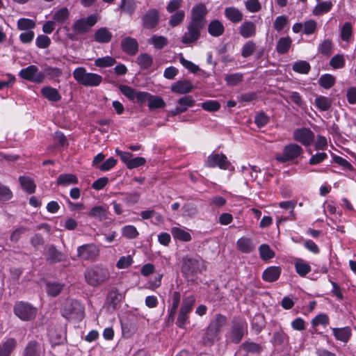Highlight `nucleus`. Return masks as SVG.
Returning a JSON list of instances; mask_svg holds the SVG:
<instances>
[{
    "instance_id": "nucleus-13",
    "label": "nucleus",
    "mask_w": 356,
    "mask_h": 356,
    "mask_svg": "<svg viewBox=\"0 0 356 356\" xmlns=\"http://www.w3.org/2000/svg\"><path fill=\"white\" fill-rule=\"evenodd\" d=\"M97 22V16L91 15L86 18L76 20L72 25V30L76 33L87 32Z\"/></svg>"
},
{
    "instance_id": "nucleus-8",
    "label": "nucleus",
    "mask_w": 356,
    "mask_h": 356,
    "mask_svg": "<svg viewBox=\"0 0 356 356\" xmlns=\"http://www.w3.org/2000/svg\"><path fill=\"white\" fill-rule=\"evenodd\" d=\"M121 92L131 101H136L139 104H143L148 99L150 93L143 91H136L133 88L126 86L120 85L119 87Z\"/></svg>"
},
{
    "instance_id": "nucleus-62",
    "label": "nucleus",
    "mask_w": 356,
    "mask_h": 356,
    "mask_svg": "<svg viewBox=\"0 0 356 356\" xmlns=\"http://www.w3.org/2000/svg\"><path fill=\"white\" fill-rule=\"evenodd\" d=\"M242 348L245 351L252 353H259L261 350V347L259 344L252 341H245L242 344Z\"/></svg>"
},
{
    "instance_id": "nucleus-43",
    "label": "nucleus",
    "mask_w": 356,
    "mask_h": 356,
    "mask_svg": "<svg viewBox=\"0 0 356 356\" xmlns=\"http://www.w3.org/2000/svg\"><path fill=\"white\" fill-rule=\"evenodd\" d=\"M259 252L260 258L263 261H268L275 256V252L266 243L261 244L259 247Z\"/></svg>"
},
{
    "instance_id": "nucleus-57",
    "label": "nucleus",
    "mask_w": 356,
    "mask_h": 356,
    "mask_svg": "<svg viewBox=\"0 0 356 356\" xmlns=\"http://www.w3.org/2000/svg\"><path fill=\"white\" fill-rule=\"evenodd\" d=\"M13 194L10 188L0 182V201L6 202L13 198Z\"/></svg>"
},
{
    "instance_id": "nucleus-37",
    "label": "nucleus",
    "mask_w": 356,
    "mask_h": 356,
    "mask_svg": "<svg viewBox=\"0 0 356 356\" xmlns=\"http://www.w3.org/2000/svg\"><path fill=\"white\" fill-rule=\"evenodd\" d=\"M209 34L213 37H218L223 34L225 27L221 22L215 19L211 21L208 26Z\"/></svg>"
},
{
    "instance_id": "nucleus-45",
    "label": "nucleus",
    "mask_w": 356,
    "mask_h": 356,
    "mask_svg": "<svg viewBox=\"0 0 356 356\" xmlns=\"http://www.w3.org/2000/svg\"><path fill=\"white\" fill-rule=\"evenodd\" d=\"M122 235L127 239L132 240L139 236V232L134 225H128L122 228Z\"/></svg>"
},
{
    "instance_id": "nucleus-11",
    "label": "nucleus",
    "mask_w": 356,
    "mask_h": 356,
    "mask_svg": "<svg viewBox=\"0 0 356 356\" xmlns=\"http://www.w3.org/2000/svg\"><path fill=\"white\" fill-rule=\"evenodd\" d=\"M99 254V250L95 243H88L77 248V256L82 260L93 261Z\"/></svg>"
},
{
    "instance_id": "nucleus-20",
    "label": "nucleus",
    "mask_w": 356,
    "mask_h": 356,
    "mask_svg": "<svg viewBox=\"0 0 356 356\" xmlns=\"http://www.w3.org/2000/svg\"><path fill=\"white\" fill-rule=\"evenodd\" d=\"M282 273L280 266H271L267 267L262 273V280L266 282H274L279 280Z\"/></svg>"
},
{
    "instance_id": "nucleus-15",
    "label": "nucleus",
    "mask_w": 356,
    "mask_h": 356,
    "mask_svg": "<svg viewBox=\"0 0 356 356\" xmlns=\"http://www.w3.org/2000/svg\"><path fill=\"white\" fill-rule=\"evenodd\" d=\"M44 348L41 342L31 339L27 342L22 352V356H42Z\"/></svg>"
},
{
    "instance_id": "nucleus-27",
    "label": "nucleus",
    "mask_w": 356,
    "mask_h": 356,
    "mask_svg": "<svg viewBox=\"0 0 356 356\" xmlns=\"http://www.w3.org/2000/svg\"><path fill=\"white\" fill-rule=\"evenodd\" d=\"M193 89L192 83L187 80L178 81L172 85L171 90L177 94H186Z\"/></svg>"
},
{
    "instance_id": "nucleus-2",
    "label": "nucleus",
    "mask_w": 356,
    "mask_h": 356,
    "mask_svg": "<svg viewBox=\"0 0 356 356\" xmlns=\"http://www.w3.org/2000/svg\"><path fill=\"white\" fill-rule=\"evenodd\" d=\"M84 278L88 285L97 287L109 280L110 272L108 268L96 264L89 266L85 270Z\"/></svg>"
},
{
    "instance_id": "nucleus-44",
    "label": "nucleus",
    "mask_w": 356,
    "mask_h": 356,
    "mask_svg": "<svg viewBox=\"0 0 356 356\" xmlns=\"http://www.w3.org/2000/svg\"><path fill=\"white\" fill-rule=\"evenodd\" d=\"M332 3L330 1L319 2L313 10V15L316 16L321 15L330 10L332 7Z\"/></svg>"
},
{
    "instance_id": "nucleus-35",
    "label": "nucleus",
    "mask_w": 356,
    "mask_h": 356,
    "mask_svg": "<svg viewBox=\"0 0 356 356\" xmlns=\"http://www.w3.org/2000/svg\"><path fill=\"white\" fill-rule=\"evenodd\" d=\"M111 38V32L104 27L97 29L94 34L95 40L99 43H107Z\"/></svg>"
},
{
    "instance_id": "nucleus-9",
    "label": "nucleus",
    "mask_w": 356,
    "mask_h": 356,
    "mask_svg": "<svg viewBox=\"0 0 356 356\" xmlns=\"http://www.w3.org/2000/svg\"><path fill=\"white\" fill-rule=\"evenodd\" d=\"M205 165L208 168H219L221 170H228L231 163L228 161L225 154L220 153H212L210 154L206 161Z\"/></svg>"
},
{
    "instance_id": "nucleus-58",
    "label": "nucleus",
    "mask_w": 356,
    "mask_h": 356,
    "mask_svg": "<svg viewBox=\"0 0 356 356\" xmlns=\"http://www.w3.org/2000/svg\"><path fill=\"white\" fill-rule=\"evenodd\" d=\"M332 160L334 163L341 165L344 169L348 170L349 171H351V172L355 170L353 165L350 162H348L347 160H346L345 159H343V157H341L340 156L333 154H332Z\"/></svg>"
},
{
    "instance_id": "nucleus-14",
    "label": "nucleus",
    "mask_w": 356,
    "mask_h": 356,
    "mask_svg": "<svg viewBox=\"0 0 356 356\" xmlns=\"http://www.w3.org/2000/svg\"><path fill=\"white\" fill-rule=\"evenodd\" d=\"M19 75L24 80L37 83H42L45 79L44 74L39 72L38 68H22Z\"/></svg>"
},
{
    "instance_id": "nucleus-63",
    "label": "nucleus",
    "mask_w": 356,
    "mask_h": 356,
    "mask_svg": "<svg viewBox=\"0 0 356 356\" xmlns=\"http://www.w3.org/2000/svg\"><path fill=\"white\" fill-rule=\"evenodd\" d=\"M35 22L29 19L22 18L17 22V28L20 30H29L35 27Z\"/></svg>"
},
{
    "instance_id": "nucleus-5",
    "label": "nucleus",
    "mask_w": 356,
    "mask_h": 356,
    "mask_svg": "<svg viewBox=\"0 0 356 356\" xmlns=\"http://www.w3.org/2000/svg\"><path fill=\"white\" fill-rule=\"evenodd\" d=\"M73 76L79 84L86 87L98 86L102 81L100 75L87 72L86 68H75Z\"/></svg>"
},
{
    "instance_id": "nucleus-42",
    "label": "nucleus",
    "mask_w": 356,
    "mask_h": 356,
    "mask_svg": "<svg viewBox=\"0 0 356 356\" xmlns=\"http://www.w3.org/2000/svg\"><path fill=\"white\" fill-rule=\"evenodd\" d=\"M224 80L228 86H235L243 81V74L241 72L227 74Z\"/></svg>"
},
{
    "instance_id": "nucleus-32",
    "label": "nucleus",
    "mask_w": 356,
    "mask_h": 356,
    "mask_svg": "<svg viewBox=\"0 0 356 356\" xmlns=\"http://www.w3.org/2000/svg\"><path fill=\"white\" fill-rule=\"evenodd\" d=\"M332 100L330 97L318 95L315 98L314 104L320 111H327L330 109Z\"/></svg>"
},
{
    "instance_id": "nucleus-33",
    "label": "nucleus",
    "mask_w": 356,
    "mask_h": 356,
    "mask_svg": "<svg viewBox=\"0 0 356 356\" xmlns=\"http://www.w3.org/2000/svg\"><path fill=\"white\" fill-rule=\"evenodd\" d=\"M296 273L302 277H305L312 270L311 266L302 259H297L294 263Z\"/></svg>"
},
{
    "instance_id": "nucleus-38",
    "label": "nucleus",
    "mask_w": 356,
    "mask_h": 356,
    "mask_svg": "<svg viewBox=\"0 0 356 356\" xmlns=\"http://www.w3.org/2000/svg\"><path fill=\"white\" fill-rule=\"evenodd\" d=\"M108 211L104 207L98 205L93 207L87 213L89 217L103 220L107 218Z\"/></svg>"
},
{
    "instance_id": "nucleus-12",
    "label": "nucleus",
    "mask_w": 356,
    "mask_h": 356,
    "mask_svg": "<svg viewBox=\"0 0 356 356\" xmlns=\"http://www.w3.org/2000/svg\"><path fill=\"white\" fill-rule=\"evenodd\" d=\"M293 139L304 146L311 145L315 140L314 133L307 127L298 128L293 133Z\"/></svg>"
},
{
    "instance_id": "nucleus-53",
    "label": "nucleus",
    "mask_w": 356,
    "mask_h": 356,
    "mask_svg": "<svg viewBox=\"0 0 356 356\" xmlns=\"http://www.w3.org/2000/svg\"><path fill=\"white\" fill-rule=\"evenodd\" d=\"M289 340V336L283 330L274 332L271 342L274 346H281Z\"/></svg>"
},
{
    "instance_id": "nucleus-29",
    "label": "nucleus",
    "mask_w": 356,
    "mask_h": 356,
    "mask_svg": "<svg viewBox=\"0 0 356 356\" xmlns=\"http://www.w3.org/2000/svg\"><path fill=\"white\" fill-rule=\"evenodd\" d=\"M83 311V308L78 301H71L67 303L63 310V316L68 318L74 314H78Z\"/></svg>"
},
{
    "instance_id": "nucleus-34",
    "label": "nucleus",
    "mask_w": 356,
    "mask_h": 356,
    "mask_svg": "<svg viewBox=\"0 0 356 356\" xmlns=\"http://www.w3.org/2000/svg\"><path fill=\"white\" fill-rule=\"evenodd\" d=\"M19 181L22 188L28 194H33L35 193L36 185L31 178L26 176H20L19 177Z\"/></svg>"
},
{
    "instance_id": "nucleus-30",
    "label": "nucleus",
    "mask_w": 356,
    "mask_h": 356,
    "mask_svg": "<svg viewBox=\"0 0 356 356\" xmlns=\"http://www.w3.org/2000/svg\"><path fill=\"white\" fill-rule=\"evenodd\" d=\"M266 323L264 315L261 313H257L251 321V327L257 334H259L266 327Z\"/></svg>"
},
{
    "instance_id": "nucleus-28",
    "label": "nucleus",
    "mask_w": 356,
    "mask_h": 356,
    "mask_svg": "<svg viewBox=\"0 0 356 356\" xmlns=\"http://www.w3.org/2000/svg\"><path fill=\"white\" fill-rule=\"evenodd\" d=\"M40 92L44 98L52 102H58L62 98L58 90L51 86L43 87Z\"/></svg>"
},
{
    "instance_id": "nucleus-4",
    "label": "nucleus",
    "mask_w": 356,
    "mask_h": 356,
    "mask_svg": "<svg viewBox=\"0 0 356 356\" xmlns=\"http://www.w3.org/2000/svg\"><path fill=\"white\" fill-rule=\"evenodd\" d=\"M195 301L196 298L194 295H189L183 298L175 323L178 327L185 329L186 325L190 323V314L193 311Z\"/></svg>"
},
{
    "instance_id": "nucleus-26",
    "label": "nucleus",
    "mask_w": 356,
    "mask_h": 356,
    "mask_svg": "<svg viewBox=\"0 0 356 356\" xmlns=\"http://www.w3.org/2000/svg\"><path fill=\"white\" fill-rule=\"evenodd\" d=\"M121 47L126 53L133 55L138 51V44L136 39L127 37L122 40Z\"/></svg>"
},
{
    "instance_id": "nucleus-64",
    "label": "nucleus",
    "mask_w": 356,
    "mask_h": 356,
    "mask_svg": "<svg viewBox=\"0 0 356 356\" xmlns=\"http://www.w3.org/2000/svg\"><path fill=\"white\" fill-rule=\"evenodd\" d=\"M244 3L246 9L251 13L258 12L261 8L259 0H246Z\"/></svg>"
},
{
    "instance_id": "nucleus-47",
    "label": "nucleus",
    "mask_w": 356,
    "mask_h": 356,
    "mask_svg": "<svg viewBox=\"0 0 356 356\" xmlns=\"http://www.w3.org/2000/svg\"><path fill=\"white\" fill-rule=\"evenodd\" d=\"M165 106V103L162 97L150 94L149 98L148 99V107L149 110L152 111L156 108H161Z\"/></svg>"
},
{
    "instance_id": "nucleus-40",
    "label": "nucleus",
    "mask_w": 356,
    "mask_h": 356,
    "mask_svg": "<svg viewBox=\"0 0 356 356\" xmlns=\"http://www.w3.org/2000/svg\"><path fill=\"white\" fill-rule=\"evenodd\" d=\"M79 179L73 174H60L57 178V184L59 186H69L70 184H77Z\"/></svg>"
},
{
    "instance_id": "nucleus-55",
    "label": "nucleus",
    "mask_w": 356,
    "mask_h": 356,
    "mask_svg": "<svg viewBox=\"0 0 356 356\" xmlns=\"http://www.w3.org/2000/svg\"><path fill=\"white\" fill-rule=\"evenodd\" d=\"M149 42L157 49H162L167 44L168 39L161 35H153L149 39Z\"/></svg>"
},
{
    "instance_id": "nucleus-54",
    "label": "nucleus",
    "mask_w": 356,
    "mask_h": 356,
    "mask_svg": "<svg viewBox=\"0 0 356 356\" xmlns=\"http://www.w3.org/2000/svg\"><path fill=\"white\" fill-rule=\"evenodd\" d=\"M63 288V284L60 283H48L47 284V293L52 297H56L61 292Z\"/></svg>"
},
{
    "instance_id": "nucleus-59",
    "label": "nucleus",
    "mask_w": 356,
    "mask_h": 356,
    "mask_svg": "<svg viewBox=\"0 0 356 356\" xmlns=\"http://www.w3.org/2000/svg\"><path fill=\"white\" fill-rule=\"evenodd\" d=\"M258 95L255 92L242 93L237 96V99L240 103H248L256 100Z\"/></svg>"
},
{
    "instance_id": "nucleus-10",
    "label": "nucleus",
    "mask_w": 356,
    "mask_h": 356,
    "mask_svg": "<svg viewBox=\"0 0 356 356\" xmlns=\"http://www.w3.org/2000/svg\"><path fill=\"white\" fill-rule=\"evenodd\" d=\"M116 154L120 157L122 163H124L128 169H134L144 165L146 163V159L144 157L137 156L132 158L133 154L129 152H123L116 149Z\"/></svg>"
},
{
    "instance_id": "nucleus-17",
    "label": "nucleus",
    "mask_w": 356,
    "mask_h": 356,
    "mask_svg": "<svg viewBox=\"0 0 356 356\" xmlns=\"http://www.w3.org/2000/svg\"><path fill=\"white\" fill-rule=\"evenodd\" d=\"M159 12L156 9H149L142 17L143 26L152 29L157 26L159 22Z\"/></svg>"
},
{
    "instance_id": "nucleus-52",
    "label": "nucleus",
    "mask_w": 356,
    "mask_h": 356,
    "mask_svg": "<svg viewBox=\"0 0 356 356\" xmlns=\"http://www.w3.org/2000/svg\"><path fill=\"white\" fill-rule=\"evenodd\" d=\"M329 316L324 313L318 314L316 315L311 322L312 326L313 328H316L317 326L321 325L323 326H326L329 324Z\"/></svg>"
},
{
    "instance_id": "nucleus-50",
    "label": "nucleus",
    "mask_w": 356,
    "mask_h": 356,
    "mask_svg": "<svg viewBox=\"0 0 356 356\" xmlns=\"http://www.w3.org/2000/svg\"><path fill=\"white\" fill-rule=\"evenodd\" d=\"M269 122V116H268L267 114L263 111L258 112L254 117V123L259 129L267 125Z\"/></svg>"
},
{
    "instance_id": "nucleus-25",
    "label": "nucleus",
    "mask_w": 356,
    "mask_h": 356,
    "mask_svg": "<svg viewBox=\"0 0 356 356\" xmlns=\"http://www.w3.org/2000/svg\"><path fill=\"white\" fill-rule=\"evenodd\" d=\"M220 332L208 325L202 337L204 346H211L219 339Z\"/></svg>"
},
{
    "instance_id": "nucleus-48",
    "label": "nucleus",
    "mask_w": 356,
    "mask_h": 356,
    "mask_svg": "<svg viewBox=\"0 0 356 356\" xmlns=\"http://www.w3.org/2000/svg\"><path fill=\"white\" fill-rule=\"evenodd\" d=\"M17 346V341L14 338H8L6 339L2 345L0 346V348L8 356L10 355L12 352L15 349Z\"/></svg>"
},
{
    "instance_id": "nucleus-49",
    "label": "nucleus",
    "mask_w": 356,
    "mask_h": 356,
    "mask_svg": "<svg viewBox=\"0 0 356 356\" xmlns=\"http://www.w3.org/2000/svg\"><path fill=\"white\" fill-rule=\"evenodd\" d=\"M120 8L123 12L131 15L136 9V2L135 0H122Z\"/></svg>"
},
{
    "instance_id": "nucleus-36",
    "label": "nucleus",
    "mask_w": 356,
    "mask_h": 356,
    "mask_svg": "<svg viewBox=\"0 0 356 356\" xmlns=\"http://www.w3.org/2000/svg\"><path fill=\"white\" fill-rule=\"evenodd\" d=\"M171 234L175 239L180 241L189 242L192 239L191 234L180 227H172Z\"/></svg>"
},
{
    "instance_id": "nucleus-23",
    "label": "nucleus",
    "mask_w": 356,
    "mask_h": 356,
    "mask_svg": "<svg viewBox=\"0 0 356 356\" xmlns=\"http://www.w3.org/2000/svg\"><path fill=\"white\" fill-rule=\"evenodd\" d=\"M207 13V9L204 4H198L192 10L191 23L203 26V18Z\"/></svg>"
},
{
    "instance_id": "nucleus-21",
    "label": "nucleus",
    "mask_w": 356,
    "mask_h": 356,
    "mask_svg": "<svg viewBox=\"0 0 356 356\" xmlns=\"http://www.w3.org/2000/svg\"><path fill=\"white\" fill-rule=\"evenodd\" d=\"M202 28L201 25L190 23L188 31L182 38V42L186 44L191 43L197 40L200 36V31Z\"/></svg>"
},
{
    "instance_id": "nucleus-22",
    "label": "nucleus",
    "mask_w": 356,
    "mask_h": 356,
    "mask_svg": "<svg viewBox=\"0 0 356 356\" xmlns=\"http://www.w3.org/2000/svg\"><path fill=\"white\" fill-rule=\"evenodd\" d=\"M123 298V295L117 289H113L107 295L106 302L113 310H115L120 306Z\"/></svg>"
},
{
    "instance_id": "nucleus-24",
    "label": "nucleus",
    "mask_w": 356,
    "mask_h": 356,
    "mask_svg": "<svg viewBox=\"0 0 356 356\" xmlns=\"http://www.w3.org/2000/svg\"><path fill=\"white\" fill-rule=\"evenodd\" d=\"M236 248L242 253L249 254L255 249L252 240L248 237H241L236 241Z\"/></svg>"
},
{
    "instance_id": "nucleus-39",
    "label": "nucleus",
    "mask_w": 356,
    "mask_h": 356,
    "mask_svg": "<svg viewBox=\"0 0 356 356\" xmlns=\"http://www.w3.org/2000/svg\"><path fill=\"white\" fill-rule=\"evenodd\" d=\"M239 33L245 38H250L255 35L256 26L252 22H245L239 27Z\"/></svg>"
},
{
    "instance_id": "nucleus-7",
    "label": "nucleus",
    "mask_w": 356,
    "mask_h": 356,
    "mask_svg": "<svg viewBox=\"0 0 356 356\" xmlns=\"http://www.w3.org/2000/svg\"><path fill=\"white\" fill-rule=\"evenodd\" d=\"M303 152L302 148L296 143H290L284 147L282 153L277 154L275 159L282 163L293 161Z\"/></svg>"
},
{
    "instance_id": "nucleus-56",
    "label": "nucleus",
    "mask_w": 356,
    "mask_h": 356,
    "mask_svg": "<svg viewBox=\"0 0 356 356\" xmlns=\"http://www.w3.org/2000/svg\"><path fill=\"white\" fill-rule=\"evenodd\" d=\"M201 107L207 111L216 112L220 108V104L216 100H207L201 104Z\"/></svg>"
},
{
    "instance_id": "nucleus-31",
    "label": "nucleus",
    "mask_w": 356,
    "mask_h": 356,
    "mask_svg": "<svg viewBox=\"0 0 356 356\" xmlns=\"http://www.w3.org/2000/svg\"><path fill=\"white\" fill-rule=\"evenodd\" d=\"M227 318L222 314H216L210 321L209 325L218 332L221 333L222 328L227 325Z\"/></svg>"
},
{
    "instance_id": "nucleus-51",
    "label": "nucleus",
    "mask_w": 356,
    "mask_h": 356,
    "mask_svg": "<svg viewBox=\"0 0 356 356\" xmlns=\"http://www.w3.org/2000/svg\"><path fill=\"white\" fill-rule=\"evenodd\" d=\"M319 85L325 89L332 88L335 83V78L331 74H325L318 79Z\"/></svg>"
},
{
    "instance_id": "nucleus-6",
    "label": "nucleus",
    "mask_w": 356,
    "mask_h": 356,
    "mask_svg": "<svg viewBox=\"0 0 356 356\" xmlns=\"http://www.w3.org/2000/svg\"><path fill=\"white\" fill-rule=\"evenodd\" d=\"M13 312L22 321H29L36 316L37 309L28 302L18 301L14 305Z\"/></svg>"
},
{
    "instance_id": "nucleus-16",
    "label": "nucleus",
    "mask_w": 356,
    "mask_h": 356,
    "mask_svg": "<svg viewBox=\"0 0 356 356\" xmlns=\"http://www.w3.org/2000/svg\"><path fill=\"white\" fill-rule=\"evenodd\" d=\"M181 293L179 291H174L172 295V303L168 308V314L166 319V324L170 326L173 324L175 316L177 314V309L180 305Z\"/></svg>"
},
{
    "instance_id": "nucleus-60",
    "label": "nucleus",
    "mask_w": 356,
    "mask_h": 356,
    "mask_svg": "<svg viewBox=\"0 0 356 356\" xmlns=\"http://www.w3.org/2000/svg\"><path fill=\"white\" fill-rule=\"evenodd\" d=\"M69 15V10L67 8H62L54 14V19L58 23H63L68 18Z\"/></svg>"
},
{
    "instance_id": "nucleus-18",
    "label": "nucleus",
    "mask_w": 356,
    "mask_h": 356,
    "mask_svg": "<svg viewBox=\"0 0 356 356\" xmlns=\"http://www.w3.org/2000/svg\"><path fill=\"white\" fill-rule=\"evenodd\" d=\"M45 257L47 261L51 264L60 263L66 260V255L63 252L58 250L53 244L47 248Z\"/></svg>"
},
{
    "instance_id": "nucleus-41",
    "label": "nucleus",
    "mask_w": 356,
    "mask_h": 356,
    "mask_svg": "<svg viewBox=\"0 0 356 356\" xmlns=\"http://www.w3.org/2000/svg\"><path fill=\"white\" fill-rule=\"evenodd\" d=\"M225 15L229 20L234 23L239 22L243 19L242 13L238 9L234 7L226 8Z\"/></svg>"
},
{
    "instance_id": "nucleus-1",
    "label": "nucleus",
    "mask_w": 356,
    "mask_h": 356,
    "mask_svg": "<svg viewBox=\"0 0 356 356\" xmlns=\"http://www.w3.org/2000/svg\"><path fill=\"white\" fill-rule=\"evenodd\" d=\"M207 270V261L198 254H186L181 261L182 276L188 282L195 283L198 274Z\"/></svg>"
},
{
    "instance_id": "nucleus-46",
    "label": "nucleus",
    "mask_w": 356,
    "mask_h": 356,
    "mask_svg": "<svg viewBox=\"0 0 356 356\" xmlns=\"http://www.w3.org/2000/svg\"><path fill=\"white\" fill-rule=\"evenodd\" d=\"M291 43L292 40L289 36L282 37L278 40L276 49L280 54H285L291 47Z\"/></svg>"
},
{
    "instance_id": "nucleus-61",
    "label": "nucleus",
    "mask_w": 356,
    "mask_h": 356,
    "mask_svg": "<svg viewBox=\"0 0 356 356\" xmlns=\"http://www.w3.org/2000/svg\"><path fill=\"white\" fill-rule=\"evenodd\" d=\"M117 162V159L113 157H110L100 164L98 169L102 172L108 171L116 165Z\"/></svg>"
},
{
    "instance_id": "nucleus-19",
    "label": "nucleus",
    "mask_w": 356,
    "mask_h": 356,
    "mask_svg": "<svg viewBox=\"0 0 356 356\" xmlns=\"http://www.w3.org/2000/svg\"><path fill=\"white\" fill-rule=\"evenodd\" d=\"M332 334L337 341L347 343L352 337V328L350 326L332 327Z\"/></svg>"
},
{
    "instance_id": "nucleus-3",
    "label": "nucleus",
    "mask_w": 356,
    "mask_h": 356,
    "mask_svg": "<svg viewBox=\"0 0 356 356\" xmlns=\"http://www.w3.org/2000/svg\"><path fill=\"white\" fill-rule=\"evenodd\" d=\"M248 332V323L245 318L241 316H234L231 320L229 331L226 337L231 343L238 344Z\"/></svg>"
}]
</instances>
